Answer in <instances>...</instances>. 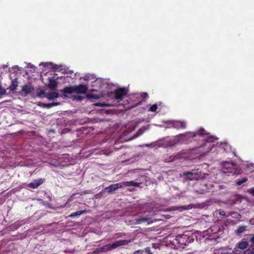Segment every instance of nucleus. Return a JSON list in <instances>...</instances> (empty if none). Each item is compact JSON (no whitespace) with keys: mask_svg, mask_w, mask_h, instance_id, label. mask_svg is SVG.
I'll return each mask as SVG.
<instances>
[{"mask_svg":"<svg viewBox=\"0 0 254 254\" xmlns=\"http://www.w3.org/2000/svg\"><path fill=\"white\" fill-rule=\"evenodd\" d=\"M157 109V106L156 104H154L151 106L149 109V111L151 112H155Z\"/></svg>","mask_w":254,"mask_h":254,"instance_id":"nucleus-24","label":"nucleus"},{"mask_svg":"<svg viewBox=\"0 0 254 254\" xmlns=\"http://www.w3.org/2000/svg\"><path fill=\"white\" fill-rule=\"evenodd\" d=\"M82 99V97L80 96H77L75 97V100L77 101H81Z\"/></svg>","mask_w":254,"mask_h":254,"instance_id":"nucleus-32","label":"nucleus"},{"mask_svg":"<svg viewBox=\"0 0 254 254\" xmlns=\"http://www.w3.org/2000/svg\"><path fill=\"white\" fill-rule=\"evenodd\" d=\"M100 95L90 93L87 95V97L88 99H98L100 97Z\"/></svg>","mask_w":254,"mask_h":254,"instance_id":"nucleus-19","label":"nucleus"},{"mask_svg":"<svg viewBox=\"0 0 254 254\" xmlns=\"http://www.w3.org/2000/svg\"><path fill=\"white\" fill-rule=\"evenodd\" d=\"M151 145V144H146L145 145V146H150Z\"/></svg>","mask_w":254,"mask_h":254,"instance_id":"nucleus-40","label":"nucleus"},{"mask_svg":"<svg viewBox=\"0 0 254 254\" xmlns=\"http://www.w3.org/2000/svg\"><path fill=\"white\" fill-rule=\"evenodd\" d=\"M251 241L254 244V236L252 238Z\"/></svg>","mask_w":254,"mask_h":254,"instance_id":"nucleus-37","label":"nucleus"},{"mask_svg":"<svg viewBox=\"0 0 254 254\" xmlns=\"http://www.w3.org/2000/svg\"><path fill=\"white\" fill-rule=\"evenodd\" d=\"M88 78H89L88 76V77H87L86 76H85V80H88Z\"/></svg>","mask_w":254,"mask_h":254,"instance_id":"nucleus-39","label":"nucleus"},{"mask_svg":"<svg viewBox=\"0 0 254 254\" xmlns=\"http://www.w3.org/2000/svg\"><path fill=\"white\" fill-rule=\"evenodd\" d=\"M145 252L148 254H152V252H151V250H150V249L149 248H147L146 249H145Z\"/></svg>","mask_w":254,"mask_h":254,"instance_id":"nucleus-29","label":"nucleus"},{"mask_svg":"<svg viewBox=\"0 0 254 254\" xmlns=\"http://www.w3.org/2000/svg\"><path fill=\"white\" fill-rule=\"evenodd\" d=\"M184 175L187 176L188 179H189L190 180H198L200 177L197 173H193L191 172H186L184 174Z\"/></svg>","mask_w":254,"mask_h":254,"instance_id":"nucleus-9","label":"nucleus"},{"mask_svg":"<svg viewBox=\"0 0 254 254\" xmlns=\"http://www.w3.org/2000/svg\"><path fill=\"white\" fill-rule=\"evenodd\" d=\"M33 90L34 88L32 86L29 85H25L22 87L21 91V94L22 96H26L31 93Z\"/></svg>","mask_w":254,"mask_h":254,"instance_id":"nucleus-7","label":"nucleus"},{"mask_svg":"<svg viewBox=\"0 0 254 254\" xmlns=\"http://www.w3.org/2000/svg\"><path fill=\"white\" fill-rule=\"evenodd\" d=\"M234 167L233 163L229 162H225L223 164V171L226 172V171L231 170Z\"/></svg>","mask_w":254,"mask_h":254,"instance_id":"nucleus-10","label":"nucleus"},{"mask_svg":"<svg viewBox=\"0 0 254 254\" xmlns=\"http://www.w3.org/2000/svg\"><path fill=\"white\" fill-rule=\"evenodd\" d=\"M246 226H240L236 230L237 234H240L244 233L246 230Z\"/></svg>","mask_w":254,"mask_h":254,"instance_id":"nucleus-20","label":"nucleus"},{"mask_svg":"<svg viewBox=\"0 0 254 254\" xmlns=\"http://www.w3.org/2000/svg\"><path fill=\"white\" fill-rule=\"evenodd\" d=\"M44 104H46V103H42V102H39L38 103V106H41V107H44Z\"/></svg>","mask_w":254,"mask_h":254,"instance_id":"nucleus-35","label":"nucleus"},{"mask_svg":"<svg viewBox=\"0 0 254 254\" xmlns=\"http://www.w3.org/2000/svg\"><path fill=\"white\" fill-rule=\"evenodd\" d=\"M196 134L200 135H203L204 134H206V133L204 129L201 128L196 133L194 132H191L186 133L184 134H181L179 136V137L180 138L181 137L182 139H186L187 138L190 137H194L196 135Z\"/></svg>","mask_w":254,"mask_h":254,"instance_id":"nucleus-2","label":"nucleus"},{"mask_svg":"<svg viewBox=\"0 0 254 254\" xmlns=\"http://www.w3.org/2000/svg\"><path fill=\"white\" fill-rule=\"evenodd\" d=\"M60 103L59 102H54L53 103L46 104L44 105V107L47 108H50L54 106L59 105H60Z\"/></svg>","mask_w":254,"mask_h":254,"instance_id":"nucleus-18","label":"nucleus"},{"mask_svg":"<svg viewBox=\"0 0 254 254\" xmlns=\"http://www.w3.org/2000/svg\"><path fill=\"white\" fill-rule=\"evenodd\" d=\"M151 218L149 215L141 216L134 220L135 224H139L147 222L148 224H150L153 222V221L151 220Z\"/></svg>","mask_w":254,"mask_h":254,"instance_id":"nucleus-4","label":"nucleus"},{"mask_svg":"<svg viewBox=\"0 0 254 254\" xmlns=\"http://www.w3.org/2000/svg\"><path fill=\"white\" fill-rule=\"evenodd\" d=\"M238 247L241 249L244 250L246 249L248 246V243L246 241H242L237 244Z\"/></svg>","mask_w":254,"mask_h":254,"instance_id":"nucleus-16","label":"nucleus"},{"mask_svg":"<svg viewBox=\"0 0 254 254\" xmlns=\"http://www.w3.org/2000/svg\"><path fill=\"white\" fill-rule=\"evenodd\" d=\"M186 123L184 121H175L173 123V127L177 128H184L186 127Z\"/></svg>","mask_w":254,"mask_h":254,"instance_id":"nucleus-8","label":"nucleus"},{"mask_svg":"<svg viewBox=\"0 0 254 254\" xmlns=\"http://www.w3.org/2000/svg\"><path fill=\"white\" fill-rule=\"evenodd\" d=\"M59 94L57 92H52L51 93H47V95H46V98H47L48 100H51L55 98H57L59 97Z\"/></svg>","mask_w":254,"mask_h":254,"instance_id":"nucleus-13","label":"nucleus"},{"mask_svg":"<svg viewBox=\"0 0 254 254\" xmlns=\"http://www.w3.org/2000/svg\"><path fill=\"white\" fill-rule=\"evenodd\" d=\"M213 139H216V138H214V137L212 136L207 139L206 140L207 142H211L213 141Z\"/></svg>","mask_w":254,"mask_h":254,"instance_id":"nucleus-30","label":"nucleus"},{"mask_svg":"<svg viewBox=\"0 0 254 254\" xmlns=\"http://www.w3.org/2000/svg\"><path fill=\"white\" fill-rule=\"evenodd\" d=\"M139 253L142 254V250H137V251H135V252L133 253V254H139Z\"/></svg>","mask_w":254,"mask_h":254,"instance_id":"nucleus-33","label":"nucleus"},{"mask_svg":"<svg viewBox=\"0 0 254 254\" xmlns=\"http://www.w3.org/2000/svg\"><path fill=\"white\" fill-rule=\"evenodd\" d=\"M112 250L111 244H108L97 249V252H106Z\"/></svg>","mask_w":254,"mask_h":254,"instance_id":"nucleus-14","label":"nucleus"},{"mask_svg":"<svg viewBox=\"0 0 254 254\" xmlns=\"http://www.w3.org/2000/svg\"><path fill=\"white\" fill-rule=\"evenodd\" d=\"M153 210V208L152 207H149L148 208H147V209L145 211V212H150L151 211Z\"/></svg>","mask_w":254,"mask_h":254,"instance_id":"nucleus-34","label":"nucleus"},{"mask_svg":"<svg viewBox=\"0 0 254 254\" xmlns=\"http://www.w3.org/2000/svg\"><path fill=\"white\" fill-rule=\"evenodd\" d=\"M18 86V82L16 80H13L12 83L9 87V89L11 91H14L16 89V87Z\"/></svg>","mask_w":254,"mask_h":254,"instance_id":"nucleus-17","label":"nucleus"},{"mask_svg":"<svg viewBox=\"0 0 254 254\" xmlns=\"http://www.w3.org/2000/svg\"><path fill=\"white\" fill-rule=\"evenodd\" d=\"M85 211H79L71 213L69 215L70 217H73L76 216H78L85 213Z\"/></svg>","mask_w":254,"mask_h":254,"instance_id":"nucleus-21","label":"nucleus"},{"mask_svg":"<svg viewBox=\"0 0 254 254\" xmlns=\"http://www.w3.org/2000/svg\"><path fill=\"white\" fill-rule=\"evenodd\" d=\"M219 214L221 216H226V214L224 210H220L219 211Z\"/></svg>","mask_w":254,"mask_h":254,"instance_id":"nucleus-28","label":"nucleus"},{"mask_svg":"<svg viewBox=\"0 0 254 254\" xmlns=\"http://www.w3.org/2000/svg\"><path fill=\"white\" fill-rule=\"evenodd\" d=\"M95 105V106H101V107H108V106H109V105L107 104L100 103H96Z\"/></svg>","mask_w":254,"mask_h":254,"instance_id":"nucleus-25","label":"nucleus"},{"mask_svg":"<svg viewBox=\"0 0 254 254\" xmlns=\"http://www.w3.org/2000/svg\"><path fill=\"white\" fill-rule=\"evenodd\" d=\"M58 86V82L54 79L50 78L48 87L52 90L56 89Z\"/></svg>","mask_w":254,"mask_h":254,"instance_id":"nucleus-12","label":"nucleus"},{"mask_svg":"<svg viewBox=\"0 0 254 254\" xmlns=\"http://www.w3.org/2000/svg\"><path fill=\"white\" fill-rule=\"evenodd\" d=\"M141 95L143 98H147V97H148V94H147V93H145V92L142 93Z\"/></svg>","mask_w":254,"mask_h":254,"instance_id":"nucleus-31","label":"nucleus"},{"mask_svg":"<svg viewBox=\"0 0 254 254\" xmlns=\"http://www.w3.org/2000/svg\"><path fill=\"white\" fill-rule=\"evenodd\" d=\"M5 93V89H3L0 85V95H3Z\"/></svg>","mask_w":254,"mask_h":254,"instance_id":"nucleus-27","label":"nucleus"},{"mask_svg":"<svg viewBox=\"0 0 254 254\" xmlns=\"http://www.w3.org/2000/svg\"><path fill=\"white\" fill-rule=\"evenodd\" d=\"M121 183L123 185V187H129V186L138 187L140 184V183H136L134 181L124 182H123Z\"/></svg>","mask_w":254,"mask_h":254,"instance_id":"nucleus-15","label":"nucleus"},{"mask_svg":"<svg viewBox=\"0 0 254 254\" xmlns=\"http://www.w3.org/2000/svg\"><path fill=\"white\" fill-rule=\"evenodd\" d=\"M127 90L126 88H120L115 91V98L120 102L123 100L124 96L127 94Z\"/></svg>","mask_w":254,"mask_h":254,"instance_id":"nucleus-3","label":"nucleus"},{"mask_svg":"<svg viewBox=\"0 0 254 254\" xmlns=\"http://www.w3.org/2000/svg\"><path fill=\"white\" fill-rule=\"evenodd\" d=\"M248 180L247 178H243L242 180H237L236 181V184L238 186L241 185L243 183L247 182Z\"/></svg>","mask_w":254,"mask_h":254,"instance_id":"nucleus-22","label":"nucleus"},{"mask_svg":"<svg viewBox=\"0 0 254 254\" xmlns=\"http://www.w3.org/2000/svg\"><path fill=\"white\" fill-rule=\"evenodd\" d=\"M123 187V185L122 183H117L113 185H111L109 187L105 188V190L109 193L112 192L113 191H115L117 189Z\"/></svg>","mask_w":254,"mask_h":254,"instance_id":"nucleus-6","label":"nucleus"},{"mask_svg":"<svg viewBox=\"0 0 254 254\" xmlns=\"http://www.w3.org/2000/svg\"><path fill=\"white\" fill-rule=\"evenodd\" d=\"M47 95V93L44 92V91H41L38 94V96L41 98L46 97V95Z\"/></svg>","mask_w":254,"mask_h":254,"instance_id":"nucleus-23","label":"nucleus"},{"mask_svg":"<svg viewBox=\"0 0 254 254\" xmlns=\"http://www.w3.org/2000/svg\"><path fill=\"white\" fill-rule=\"evenodd\" d=\"M130 242V240H121L116 241L113 244H111V246L112 249H114L122 246L127 245Z\"/></svg>","mask_w":254,"mask_h":254,"instance_id":"nucleus-5","label":"nucleus"},{"mask_svg":"<svg viewBox=\"0 0 254 254\" xmlns=\"http://www.w3.org/2000/svg\"><path fill=\"white\" fill-rule=\"evenodd\" d=\"M43 181L42 179H39L38 180H34L33 182H31L29 185V187L32 188H36L38 187L40 185L43 183Z\"/></svg>","mask_w":254,"mask_h":254,"instance_id":"nucleus-11","label":"nucleus"},{"mask_svg":"<svg viewBox=\"0 0 254 254\" xmlns=\"http://www.w3.org/2000/svg\"><path fill=\"white\" fill-rule=\"evenodd\" d=\"M49 64V63H41L40 64L41 65V64H44V65H45V64Z\"/></svg>","mask_w":254,"mask_h":254,"instance_id":"nucleus-38","label":"nucleus"},{"mask_svg":"<svg viewBox=\"0 0 254 254\" xmlns=\"http://www.w3.org/2000/svg\"><path fill=\"white\" fill-rule=\"evenodd\" d=\"M188 208H186V207H181V210H183V209H189V206H188Z\"/></svg>","mask_w":254,"mask_h":254,"instance_id":"nucleus-36","label":"nucleus"},{"mask_svg":"<svg viewBox=\"0 0 254 254\" xmlns=\"http://www.w3.org/2000/svg\"><path fill=\"white\" fill-rule=\"evenodd\" d=\"M247 191L252 195L254 196V188L248 190Z\"/></svg>","mask_w":254,"mask_h":254,"instance_id":"nucleus-26","label":"nucleus"},{"mask_svg":"<svg viewBox=\"0 0 254 254\" xmlns=\"http://www.w3.org/2000/svg\"><path fill=\"white\" fill-rule=\"evenodd\" d=\"M88 87L85 85L79 84L64 88L63 92L64 94H71L73 93L77 94H84L87 91Z\"/></svg>","mask_w":254,"mask_h":254,"instance_id":"nucleus-1","label":"nucleus"}]
</instances>
